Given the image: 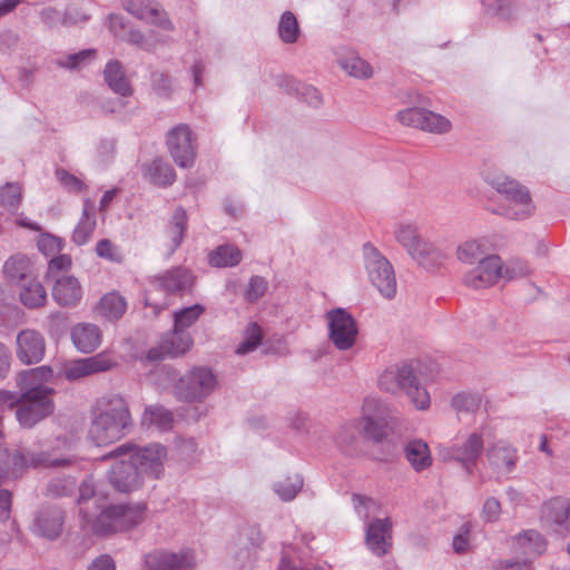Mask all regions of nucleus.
Masks as SVG:
<instances>
[{
  "label": "nucleus",
  "mask_w": 570,
  "mask_h": 570,
  "mask_svg": "<svg viewBox=\"0 0 570 570\" xmlns=\"http://www.w3.org/2000/svg\"><path fill=\"white\" fill-rule=\"evenodd\" d=\"M104 78L109 88L122 97L130 96L132 88L125 75V69L118 60H110L104 70Z\"/></svg>",
  "instance_id": "nucleus-30"
},
{
  "label": "nucleus",
  "mask_w": 570,
  "mask_h": 570,
  "mask_svg": "<svg viewBox=\"0 0 570 570\" xmlns=\"http://www.w3.org/2000/svg\"><path fill=\"white\" fill-rule=\"evenodd\" d=\"M195 564V556L190 550H154L144 557V570H194Z\"/></svg>",
  "instance_id": "nucleus-16"
},
{
  "label": "nucleus",
  "mask_w": 570,
  "mask_h": 570,
  "mask_svg": "<svg viewBox=\"0 0 570 570\" xmlns=\"http://www.w3.org/2000/svg\"><path fill=\"white\" fill-rule=\"evenodd\" d=\"M338 63L344 71L354 78L368 79L373 75L371 65L354 53L342 57Z\"/></svg>",
  "instance_id": "nucleus-41"
},
{
  "label": "nucleus",
  "mask_w": 570,
  "mask_h": 570,
  "mask_svg": "<svg viewBox=\"0 0 570 570\" xmlns=\"http://www.w3.org/2000/svg\"><path fill=\"white\" fill-rule=\"evenodd\" d=\"M21 203V187L8 183L0 188V204L10 212L17 210Z\"/></svg>",
  "instance_id": "nucleus-47"
},
{
  "label": "nucleus",
  "mask_w": 570,
  "mask_h": 570,
  "mask_svg": "<svg viewBox=\"0 0 570 570\" xmlns=\"http://www.w3.org/2000/svg\"><path fill=\"white\" fill-rule=\"evenodd\" d=\"M52 297L60 306H76L82 298L79 281L72 275L57 277L52 286Z\"/></svg>",
  "instance_id": "nucleus-25"
},
{
  "label": "nucleus",
  "mask_w": 570,
  "mask_h": 570,
  "mask_svg": "<svg viewBox=\"0 0 570 570\" xmlns=\"http://www.w3.org/2000/svg\"><path fill=\"white\" fill-rule=\"evenodd\" d=\"M94 202L89 198L85 199L82 216L72 233V242L76 243L77 245L86 244L90 239L96 228V218L94 215Z\"/></svg>",
  "instance_id": "nucleus-33"
},
{
  "label": "nucleus",
  "mask_w": 570,
  "mask_h": 570,
  "mask_svg": "<svg viewBox=\"0 0 570 570\" xmlns=\"http://www.w3.org/2000/svg\"><path fill=\"white\" fill-rule=\"evenodd\" d=\"M17 357L24 364L39 363L46 351L43 336L36 330H23L19 332L16 340Z\"/></svg>",
  "instance_id": "nucleus-22"
},
{
  "label": "nucleus",
  "mask_w": 570,
  "mask_h": 570,
  "mask_svg": "<svg viewBox=\"0 0 570 570\" xmlns=\"http://www.w3.org/2000/svg\"><path fill=\"white\" fill-rule=\"evenodd\" d=\"M72 265L71 257L66 254H56L49 261L47 277L56 281L57 277L65 275L63 273L69 271Z\"/></svg>",
  "instance_id": "nucleus-50"
},
{
  "label": "nucleus",
  "mask_w": 570,
  "mask_h": 570,
  "mask_svg": "<svg viewBox=\"0 0 570 570\" xmlns=\"http://www.w3.org/2000/svg\"><path fill=\"white\" fill-rule=\"evenodd\" d=\"M70 463L69 459H51L46 453H33L29 450L19 449L10 454L0 450V479L3 476L17 478L29 468H59Z\"/></svg>",
  "instance_id": "nucleus-9"
},
{
  "label": "nucleus",
  "mask_w": 570,
  "mask_h": 570,
  "mask_svg": "<svg viewBox=\"0 0 570 570\" xmlns=\"http://www.w3.org/2000/svg\"><path fill=\"white\" fill-rule=\"evenodd\" d=\"M151 83L156 94L160 97H169L173 91V81L164 72L155 71L151 75Z\"/></svg>",
  "instance_id": "nucleus-56"
},
{
  "label": "nucleus",
  "mask_w": 570,
  "mask_h": 570,
  "mask_svg": "<svg viewBox=\"0 0 570 570\" xmlns=\"http://www.w3.org/2000/svg\"><path fill=\"white\" fill-rule=\"evenodd\" d=\"M108 20L109 30L115 37L119 39L126 37V32H128L129 29L127 28V24L122 16L111 13L109 14Z\"/></svg>",
  "instance_id": "nucleus-62"
},
{
  "label": "nucleus",
  "mask_w": 570,
  "mask_h": 570,
  "mask_svg": "<svg viewBox=\"0 0 570 570\" xmlns=\"http://www.w3.org/2000/svg\"><path fill=\"white\" fill-rule=\"evenodd\" d=\"M116 360L108 352H101L90 357L78 358L68 363L63 368V376L68 381H77L83 377L107 372L115 367Z\"/></svg>",
  "instance_id": "nucleus-18"
},
{
  "label": "nucleus",
  "mask_w": 570,
  "mask_h": 570,
  "mask_svg": "<svg viewBox=\"0 0 570 570\" xmlns=\"http://www.w3.org/2000/svg\"><path fill=\"white\" fill-rule=\"evenodd\" d=\"M377 385L380 390L391 394L404 391L419 410H425L430 405L429 392L420 385L407 364L393 365L384 370L379 376Z\"/></svg>",
  "instance_id": "nucleus-6"
},
{
  "label": "nucleus",
  "mask_w": 570,
  "mask_h": 570,
  "mask_svg": "<svg viewBox=\"0 0 570 570\" xmlns=\"http://www.w3.org/2000/svg\"><path fill=\"white\" fill-rule=\"evenodd\" d=\"M144 518L142 507L125 504L106 507L99 504L92 511L86 507L82 517L85 527L98 535L127 531L142 522Z\"/></svg>",
  "instance_id": "nucleus-3"
},
{
  "label": "nucleus",
  "mask_w": 570,
  "mask_h": 570,
  "mask_svg": "<svg viewBox=\"0 0 570 570\" xmlns=\"http://www.w3.org/2000/svg\"><path fill=\"white\" fill-rule=\"evenodd\" d=\"M489 255L487 243L483 239H466L456 248V258L468 265H474Z\"/></svg>",
  "instance_id": "nucleus-34"
},
{
  "label": "nucleus",
  "mask_w": 570,
  "mask_h": 570,
  "mask_svg": "<svg viewBox=\"0 0 570 570\" xmlns=\"http://www.w3.org/2000/svg\"><path fill=\"white\" fill-rule=\"evenodd\" d=\"M3 272L10 282L22 285L31 278L32 264L26 255H13L4 263Z\"/></svg>",
  "instance_id": "nucleus-32"
},
{
  "label": "nucleus",
  "mask_w": 570,
  "mask_h": 570,
  "mask_svg": "<svg viewBox=\"0 0 570 570\" xmlns=\"http://www.w3.org/2000/svg\"><path fill=\"white\" fill-rule=\"evenodd\" d=\"M541 518L557 532H570V501L563 498L549 500L542 505Z\"/></svg>",
  "instance_id": "nucleus-24"
},
{
  "label": "nucleus",
  "mask_w": 570,
  "mask_h": 570,
  "mask_svg": "<svg viewBox=\"0 0 570 570\" xmlns=\"http://www.w3.org/2000/svg\"><path fill=\"white\" fill-rule=\"evenodd\" d=\"M38 249L47 257L59 254L62 249V240L52 234H41L37 240Z\"/></svg>",
  "instance_id": "nucleus-52"
},
{
  "label": "nucleus",
  "mask_w": 570,
  "mask_h": 570,
  "mask_svg": "<svg viewBox=\"0 0 570 570\" xmlns=\"http://www.w3.org/2000/svg\"><path fill=\"white\" fill-rule=\"evenodd\" d=\"M63 519V512L58 508L43 510L36 519L35 529L48 539H56L61 533Z\"/></svg>",
  "instance_id": "nucleus-29"
},
{
  "label": "nucleus",
  "mask_w": 570,
  "mask_h": 570,
  "mask_svg": "<svg viewBox=\"0 0 570 570\" xmlns=\"http://www.w3.org/2000/svg\"><path fill=\"white\" fill-rule=\"evenodd\" d=\"M483 450V436L480 432L474 431L455 444L444 448L441 455L445 461L453 460L461 463L466 473L472 474Z\"/></svg>",
  "instance_id": "nucleus-12"
},
{
  "label": "nucleus",
  "mask_w": 570,
  "mask_h": 570,
  "mask_svg": "<svg viewBox=\"0 0 570 570\" xmlns=\"http://www.w3.org/2000/svg\"><path fill=\"white\" fill-rule=\"evenodd\" d=\"M502 277V261L498 255H489L469 268L462 277L465 286L473 289L492 287Z\"/></svg>",
  "instance_id": "nucleus-15"
},
{
  "label": "nucleus",
  "mask_w": 570,
  "mask_h": 570,
  "mask_svg": "<svg viewBox=\"0 0 570 570\" xmlns=\"http://www.w3.org/2000/svg\"><path fill=\"white\" fill-rule=\"evenodd\" d=\"M107 460L106 455L102 458ZM116 462L111 466L108 479L111 485L119 492L129 493L138 490L144 479L140 476L137 468L128 458H115Z\"/></svg>",
  "instance_id": "nucleus-20"
},
{
  "label": "nucleus",
  "mask_w": 570,
  "mask_h": 570,
  "mask_svg": "<svg viewBox=\"0 0 570 570\" xmlns=\"http://www.w3.org/2000/svg\"><path fill=\"white\" fill-rule=\"evenodd\" d=\"M204 312L205 307L200 304L176 311L174 313V328L177 331H186L199 320Z\"/></svg>",
  "instance_id": "nucleus-43"
},
{
  "label": "nucleus",
  "mask_w": 570,
  "mask_h": 570,
  "mask_svg": "<svg viewBox=\"0 0 570 570\" xmlns=\"http://www.w3.org/2000/svg\"><path fill=\"white\" fill-rule=\"evenodd\" d=\"M425 109L421 108H406L404 110L399 111L397 119L401 124L405 126H411L415 128H422L423 118H424Z\"/></svg>",
  "instance_id": "nucleus-54"
},
{
  "label": "nucleus",
  "mask_w": 570,
  "mask_h": 570,
  "mask_svg": "<svg viewBox=\"0 0 570 570\" xmlns=\"http://www.w3.org/2000/svg\"><path fill=\"white\" fill-rule=\"evenodd\" d=\"M127 309V302L117 293H108L101 297L98 311L109 321L119 320Z\"/></svg>",
  "instance_id": "nucleus-38"
},
{
  "label": "nucleus",
  "mask_w": 570,
  "mask_h": 570,
  "mask_svg": "<svg viewBox=\"0 0 570 570\" xmlns=\"http://www.w3.org/2000/svg\"><path fill=\"white\" fill-rule=\"evenodd\" d=\"M547 542L535 530H527L512 540V548L515 553L521 554L523 560L531 562L546 551Z\"/></svg>",
  "instance_id": "nucleus-26"
},
{
  "label": "nucleus",
  "mask_w": 570,
  "mask_h": 570,
  "mask_svg": "<svg viewBox=\"0 0 570 570\" xmlns=\"http://www.w3.org/2000/svg\"><path fill=\"white\" fill-rule=\"evenodd\" d=\"M142 423L160 431H167L171 428L173 414L161 405H151L145 410Z\"/></svg>",
  "instance_id": "nucleus-40"
},
{
  "label": "nucleus",
  "mask_w": 570,
  "mask_h": 570,
  "mask_svg": "<svg viewBox=\"0 0 570 570\" xmlns=\"http://www.w3.org/2000/svg\"><path fill=\"white\" fill-rule=\"evenodd\" d=\"M166 144L174 161L181 168L194 165L196 157V139L190 128L179 124L171 128L166 137Z\"/></svg>",
  "instance_id": "nucleus-13"
},
{
  "label": "nucleus",
  "mask_w": 570,
  "mask_h": 570,
  "mask_svg": "<svg viewBox=\"0 0 570 570\" xmlns=\"http://www.w3.org/2000/svg\"><path fill=\"white\" fill-rule=\"evenodd\" d=\"M490 466L499 474L510 473L517 463V450L503 441H498L487 453Z\"/></svg>",
  "instance_id": "nucleus-27"
},
{
  "label": "nucleus",
  "mask_w": 570,
  "mask_h": 570,
  "mask_svg": "<svg viewBox=\"0 0 570 570\" xmlns=\"http://www.w3.org/2000/svg\"><path fill=\"white\" fill-rule=\"evenodd\" d=\"M71 341L81 353L95 351L101 343L100 328L91 323H78L71 330Z\"/></svg>",
  "instance_id": "nucleus-28"
},
{
  "label": "nucleus",
  "mask_w": 570,
  "mask_h": 570,
  "mask_svg": "<svg viewBox=\"0 0 570 570\" xmlns=\"http://www.w3.org/2000/svg\"><path fill=\"white\" fill-rule=\"evenodd\" d=\"M392 523L385 519H375L366 525L365 543L376 556L386 554L392 547Z\"/></svg>",
  "instance_id": "nucleus-23"
},
{
  "label": "nucleus",
  "mask_w": 570,
  "mask_h": 570,
  "mask_svg": "<svg viewBox=\"0 0 570 570\" xmlns=\"http://www.w3.org/2000/svg\"><path fill=\"white\" fill-rule=\"evenodd\" d=\"M20 301L28 308H39L46 304L47 292L39 281L30 278L21 285Z\"/></svg>",
  "instance_id": "nucleus-36"
},
{
  "label": "nucleus",
  "mask_w": 570,
  "mask_h": 570,
  "mask_svg": "<svg viewBox=\"0 0 570 570\" xmlns=\"http://www.w3.org/2000/svg\"><path fill=\"white\" fill-rule=\"evenodd\" d=\"M144 176L154 185L166 187L176 179V173L173 166L161 158L153 159L146 165Z\"/></svg>",
  "instance_id": "nucleus-31"
},
{
  "label": "nucleus",
  "mask_w": 570,
  "mask_h": 570,
  "mask_svg": "<svg viewBox=\"0 0 570 570\" xmlns=\"http://www.w3.org/2000/svg\"><path fill=\"white\" fill-rule=\"evenodd\" d=\"M99 499L95 497V488L91 480H85L79 485V499L80 513L83 515V509L89 507V511H92L98 504Z\"/></svg>",
  "instance_id": "nucleus-51"
},
{
  "label": "nucleus",
  "mask_w": 570,
  "mask_h": 570,
  "mask_svg": "<svg viewBox=\"0 0 570 570\" xmlns=\"http://www.w3.org/2000/svg\"><path fill=\"white\" fill-rule=\"evenodd\" d=\"M361 423L365 435L376 442L386 436L392 409L377 397H366L362 407Z\"/></svg>",
  "instance_id": "nucleus-11"
},
{
  "label": "nucleus",
  "mask_w": 570,
  "mask_h": 570,
  "mask_svg": "<svg viewBox=\"0 0 570 570\" xmlns=\"http://www.w3.org/2000/svg\"><path fill=\"white\" fill-rule=\"evenodd\" d=\"M528 273V267L523 263L509 264L505 267L502 266V277L508 281L524 276Z\"/></svg>",
  "instance_id": "nucleus-63"
},
{
  "label": "nucleus",
  "mask_w": 570,
  "mask_h": 570,
  "mask_svg": "<svg viewBox=\"0 0 570 570\" xmlns=\"http://www.w3.org/2000/svg\"><path fill=\"white\" fill-rule=\"evenodd\" d=\"M266 289V281L261 276H253L248 282L246 297L249 302H255L265 294Z\"/></svg>",
  "instance_id": "nucleus-59"
},
{
  "label": "nucleus",
  "mask_w": 570,
  "mask_h": 570,
  "mask_svg": "<svg viewBox=\"0 0 570 570\" xmlns=\"http://www.w3.org/2000/svg\"><path fill=\"white\" fill-rule=\"evenodd\" d=\"M394 237L413 259L426 268L435 266L443 258L441 250L421 237L417 227L413 224H397L394 228Z\"/></svg>",
  "instance_id": "nucleus-8"
},
{
  "label": "nucleus",
  "mask_w": 570,
  "mask_h": 570,
  "mask_svg": "<svg viewBox=\"0 0 570 570\" xmlns=\"http://www.w3.org/2000/svg\"><path fill=\"white\" fill-rule=\"evenodd\" d=\"M187 228V215L183 208H177L167 227V236L170 240V253L175 252L183 242Z\"/></svg>",
  "instance_id": "nucleus-39"
},
{
  "label": "nucleus",
  "mask_w": 570,
  "mask_h": 570,
  "mask_svg": "<svg viewBox=\"0 0 570 570\" xmlns=\"http://www.w3.org/2000/svg\"><path fill=\"white\" fill-rule=\"evenodd\" d=\"M278 32L281 39L286 43H293L297 40L298 37V23L295 16L291 11H286L282 14Z\"/></svg>",
  "instance_id": "nucleus-45"
},
{
  "label": "nucleus",
  "mask_w": 570,
  "mask_h": 570,
  "mask_svg": "<svg viewBox=\"0 0 570 570\" xmlns=\"http://www.w3.org/2000/svg\"><path fill=\"white\" fill-rule=\"evenodd\" d=\"M124 7L137 19L167 31L174 29V24L168 19L166 12L160 10L158 3L154 0H126Z\"/></svg>",
  "instance_id": "nucleus-21"
},
{
  "label": "nucleus",
  "mask_w": 570,
  "mask_h": 570,
  "mask_svg": "<svg viewBox=\"0 0 570 570\" xmlns=\"http://www.w3.org/2000/svg\"><path fill=\"white\" fill-rule=\"evenodd\" d=\"M96 253L99 257L110 262L120 263L122 261V255L119 248L109 239L99 240L96 245Z\"/></svg>",
  "instance_id": "nucleus-55"
},
{
  "label": "nucleus",
  "mask_w": 570,
  "mask_h": 570,
  "mask_svg": "<svg viewBox=\"0 0 570 570\" xmlns=\"http://www.w3.org/2000/svg\"><path fill=\"white\" fill-rule=\"evenodd\" d=\"M195 284L193 273L183 266L174 267L157 275L153 285L166 295L184 296L191 292Z\"/></svg>",
  "instance_id": "nucleus-19"
},
{
  "label": "nucleus",
  "mask_w": 570,
  "mask_h": 570,
  "mask_svg": "<svg viewBox=\"0 0 570 570\" xmlns=\"http://www.w3.org/2000/svg\"><path fill=\"white\" fill-rule=\"evenodd\" d=\"M131 415L124 397L109 395L98 401L89 428L90 439L98 445L110 444L126 434Z\"/></svg>",
  "instance_id": "nucleus-2"
},
{
  "label": "nucleus",
  "mask_w": 570,
  "mask_h": 570,
  "mask_svg": "<svg viewBox=\"0 0 570 570\" xmlns=\"http://www.w3.org/2000/svg\"><path fill=\"white\" fill-rule=\"evenodd\" d=\"M363 255L371 283L384 298L392 299L397 289L392 264L370 243L364 244Z\"/></svg>",
  "instance_id": "nucleus-10"
},
{
  "label": "nucleus",
  "mask_w": 570,
  "mask_h": 570,
  "mask_svg": "<svg viewBox=\"0 0 570 570\" xmlns=\"http://www.w3.org/2000/svg\"><path fill=\"white\" fill-rule=\"evenodd\" d=\"M242 252L234 245L225 244L210 252L208 259L214 267H233L240 263Z\"/></svg>",
  "instance_id": "nucleus-37"
},
{
  "label": "nucleus",
  "mask_w": 570,
  "mask_h": 570,
  "mask_svg": "<svg viewBox=\"0 0 570 570\" xmlns=\"http://www.w3.org/2000/svg\"><path fill=\"white\" fill-rule=\"evenodd\" d=\"M56 175L61 185H63L69 191L81 193L86 189V185L80 178L65 169H58Z\"/></svg>",
  "instance_id": "nucleus-58"
},
{
  "label": "nucleus",
  "mask_w": 570,
  "mask_h": 570,
  "mask_svg": "<svg viewBox=\"0 0 570 570\" xmlns=\"http://www.w3.org/2000/svg\"><path fill=\"white\" fill-rule=\"evenodd\" d=\"M284 81L285 83L283 86H285L288 92L296 94L302 100L311 106L317 107L321 105L322 97L315 87L302 83L294 78H286Z\"/></svg>",
  "instance_id": "nucleus-42"
},
{
  "label": "nucleus",
  "mask_w": 570,
  "mask_h": 570,
  "mask_svg": "<svg viewBox=\"0 0 570 570\" xmlns=\"http://www.w3.org/2000/svg\"><path fill=\"white\" fill-rule=\"evenodd\" d=\"M263 338L262 331L256 323H250L244 334L243 342L237 346L236 353L245 355L253 352L261 344Z\"/></svg>",
  "instance_id": "nucleus-46"
},
{
  "label": "nucleus",
  "mask_w": 570,
  "mask_h": 570,
  "mask_svg": "<svg viewBox=\"0 0 570 570\" xmlns=\"http://www.w3.org/2000/svg\"><path fill=\"white\" fill-rule=\"evenodd\" d=\"M194 344L191 335L187 331H177L165 334L157 346L148 350L146 358L158 362L166 357H176L187 353Z\"/></svg>",
  "instance_id": "nucleus-17"
},
{
  "label": "nucleus",
  "mask_w": 570,
  "mask_h": 570,
  "mask_svg": "<svg viewBox=\"0 0 570 570\" xmlns=\"http://www.w3.org/2000/svg\"><path fill=\"white\" fill-rule=\"evenodd\" d=\"M404 453L415 471H422L432 464L429 445L422 440L410 441L405 445Z\"/></svg>",
  "instance_id": "nucleus-35"
},
{
  "label": "nucleus",
  "mask_w": 570,
  "mask_h": 570,
  "mask_svg": "<svg viewBox=\"0 0 570 570\" xmlns=\"http://www.w3.org/2000/svg\"><path fill=\"white\" fill-rule=\"evenodd\" d=\"M484 179L509 203L501 213L503 216L510 219L523 220L533 215L535 206L525 186L502 173H488Z\"/></svg>",
  "instance_id": "nucleus-5"
},
{
  "label": "nucleus",
  "mask_w": 570,
  "mask_h": 570,
  "mask_svg": "<svg viewBox=\"0 0 570 570\" xmlns=\"http://www.w3.org/2000/svg\"><path fill=\"white\" fill-rule=\"evenodd\" d=\"M167 449L159 443L146 446H137L132 443H124L106 454V458H128L131 460L140 476L158 479L164 473L167 461Z\"/></svg>",
  "instance_id": "nucleus-7"
},
{
  "label": "nucleus",
  "mask_w": 570,
  "mask_h": 570,
  "mask_svg": "<svg viewBox=\"0 0 570 570\" xmlns=\"http://www.w3.org/2000/svg\"><path fill=\"white\" fill-rule=\"evenodd\" d=\"M421 129L433 134H444L451 129V122L439 114L425 110Z\"/></svg>",
  "instance_id": "nucleus-48"
},
{
  "label": "nucleus",
  "mask_w": 570,
  "mask_h": 570,
  "mask_svg": "<svg viewBox=\"0 0 570 570\" xmlns=\"http://www.w3.org/2000/svg\"><path fill=\"white\" fill-rule=\"evenodd\" d=\"M482 399L478 393H459L452 399V406L456 411L474 412L481 405Z\"/></svg>",
  "instance_id": "nucleus-49"
},
{
  "label": "nucleus",
  "mask_w": 570,
  "mask_h": 570,
  "mask_svg": "<svg viewBox=\"0 0 570 570\" xmlns=\"http://www.w3.org/2000/svg\"><path fill=\"white\" fill-rule=\"evenodd\" d=\"M173 384L174 394L180 401L200 402L209 396L217 386V379L214 373L204 366H196L179 376L171 367H163L160 371Z\"/></svg>",
  "instance_id": "nucleus-4"
},
{
  "label": "nucleus",
  "mask_w": 570,
  "mask_h": 570,
  "mask_svg": "<svg viewBox=\"0 0 570 570\" xmlns=\"http://www.w3.org/2000/svg\"><path fill=\"white\" fill-rule=\"evenodd\" d=\"M328 336L336 348H351L357 337V325L354 317L344 308H334L326 313Z\"/></svg>",
  "instance_id": "nucleus-14"
},
{
  "label": "nucleus",
  "mask_w": 570,
  "mask_h": 570,
  "mask_svg": "<svg viewBox=\"0 0 570 570\" xmlns=\"http://www.w3.org/2000/svg\"><path fill=\"white\" fill-rule=\"evenodd\" d=\"M121 40H125L131 45H135L139 48L149 50L150 45L144 33L139 30L129 29L128 32H126V37L121 38Z\"/></svg>",
  "instance_id": "nucleus-64"
},
{
  "label": "nucleus",
  "mask_w": 570,
  "mask_h": 570,
  "mask_svg": "<svg viewBox=\"0 0 570 570\" xmlns=\"http://www.w3.org/2000/svg\"><path fill=\"white\" fill-rule=\"evenodd\" d=\"M303 487V479L298 474L287 476L274 483V491L283 501L293 500Z\"/></svg>",
  "instance_id": "nucleus-44"
},
{
  "label": "nucleus",
  "mask_w": 570,
  "mask_h": 570,
  "mask_svg": "<svg viewBox=\"0 0 570 570\" xmlns=\"http://www.w3.org/2000/svg\"><path fill=\"white\" fill-rule=\"evenodd\" d=\"M75 488L76 480L73 478L67 476L51 481L48 484V492L57 497H63L70 494Z\"/></svg>",
  "instance_id": "nucleus-57"
},
{
  "label": "nucleus",
  "mask_w": 570,
  "mask_h": 570,
  "mask_svg": "<svg viewBox=\"0 0 570 570\" xmlns=\"http://www.w3.org/2000/svg\"><path fill=\"white\" fill-rule=\"evenodd\" d=\"M353 503L357 515L363 520H367L372 514L377 513L380 509L375 500L364 495L354 494Z\"/></svg>",
  "instance_id": "nucleus-53"
},
{
  "label": "nucleus",
  "mask_w": 570,
  "mask_h": 570,
  "mask_svg": "<svg viewBox=\"0 0 570 570\" xmlns=\"http://www.w3.org/2000/svg\"><path fill=\"white\" fill-rule=\"evenodd\" d=\"M53 375L50 366L21 371L16 376L20 394L0 390V413L18 406L16 416L20 425L31 428L55 410L53 389L45 383Z\"/></svg>",
  "instance_id": "nucleus-1"
},
{
  "label": "nucleus",
  "mask_w": 570,
  "mask_h": 570,
  "mask_svg": "<svg viewBox=\"0 0 570 570\" xmlns=\"http://www.w3.org/2000/svg\"><path fill=\"white\" fill-rule=\"evenodd\" d=\"M356 424L348 422L344 424L337 433L336 442L340 446H348L355 438Z\"/></svg>",
  "instance_id": "nucleus-61"
},
{
  "label": "nucleus",
  "mask_w": 570,
  "mask_h": 570,
  "mask_svg": "<svg viewBox=\"0 0 570 570\" xmlns=\"http://www.w3.org/2000/svg\"><path fill=\"white\" fill-rule=\"evenodd\" d=\"M501 512V504L494 498L485 500L482 509V517L487 522H493L499 519Z\"/></svg>",
  "instance_id": "nucleus-60"
}]
</instances>
